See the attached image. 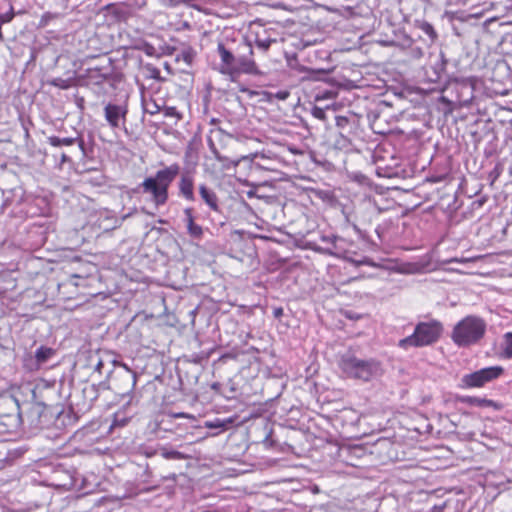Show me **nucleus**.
Here are the masks:
<instances>
[{
    "label": "nucleus",
    "instance_id": "obj_7",
    "mask_svg": "<svg viewBox=\"0 0 512 512\" xmlns=\"http://www.w3.org/2000/svg\"><path fill=\"white\" fill-rule=\"evenodd\" d=\"M247 54L236 56L235 71H233V78L240 74L259 75L260 70L253 59V48L250 43L245 44Z\"/></svg>",
    "mask_w": 512,
    "mask_h": 512
},
{
    "label": "nucleus",
    "instance_id": "obj_15",
    "mask_svg": "<svg viewBox=\"0 0 512 512\" xmlns=\"http://www.w3.org/2000/svg\"><path fill=\"white\" fill-rule=\"evenodd\" d=\"M47 141L53 147L71 146L76 142V138H72V137L60 138L57 136H50L47 138Z\"/></svg>",
    "mask_w": 512,
    "mask_h": 512
},
{
    "label": "nucleus",
    "instance_id": "obj_25",
    "mask_svg": "<svg viewBox=\"0 0 512 512\" xmlns=\"http://www.w3.org/2000/svg\"><path fill=\"white\" fill-rule=\"evenodd\" d=\"M145 110L149 114L154 115L160 111V106L157 105L155 102H152L151 104L147 103Z\"/></svg>",
    "mask_w": 512,
    "mask_h": 512
},
{
    "label": "nucleus",
    "instance_id": "obj_21",
    "mask_svg": "<svg viewBox=\"0 0 512 512\" xmlns=\"http://www.w3.org/2000/svg\"><path fill=\"white\" fill-rule=\"evenodd\" d=\"M193 57V50L188 48L181 52V54L177 57V60L182 59L186 64L190 65L193 61Z\"/></svg>",
    "mask_w": 512,
    "mask_h": 512
},
{
    "label": "nucleus",
    "instance_id": "obj_38",
    "mask_svg": "<svg viewBox=\"0 0 512 512\" xmlns=\"http://www.w3.org/2000/svg\"><path fill=\"white\" fill-rule=\"evenodd\" d=\"M239 162H240L239 160H238V161H236V162L234 163V165H235V166H237V165L239 164Z\"/></svg>",
    "mask_w": 512,
    "mask_h": 512
},
{
    "label": "nucleus",
    "instance_id": "obj_20",
    "mask_svg": "<svg viewBox=\"0 0 512 512\" xmlns=\"http://www.w3.org/2000/svg\"><path fill=\"white\" fill-rule=\"evenodd\" d=\"M50 84L52 86H55V87H58L60 89H68L71 87V81L68 80V79H63V78H54L50 81Z\"/></svg>",
    "mask_w": 512,
    "mask_h": 512
},
{
    "label": "nucleus",
    "instance_id": "obj_32",
    "mask_svg": "<svg viewBox=\"0 0 512 512\" xmlns=\"http://www.w3.org/2000/svg\"><path fill=\"white\" fill-rule=\"evenodd\" d=\"M444 504L443 505H435L431 508V512H442L443 508H444Z\"/></svg>",
    "mask_w": 512,
    "mask_h": 512
},
{
    "label": "nucleus",
    "instance_id": "obj_3",
    "mask_svg": "<svg viewBox=\"0 0 512 512\" xmlns=\"http://www.w3.org/2000/svg\"><path fill=\"white\" fill-rule=\"evenodd\" d=\"M486 322L479 316L468 315L453 328L451 339L458 347L477 344L486 333Z\"/></svg>",
    "mask_w": 512,
    "mask_h": 512
},
{
    "label": "nucleus",
    "instance_id": "obj_19",
    "mask_svg": "<svg viewBox=\"0 0 512 512\" xmlns=\"http://www.w3.org/2000/svg\"><path fill=\"white\" fill-rule=\"evenodd\" d=\"M419 28L421 29L422 32H424L426 35H428L432 41L436 40L437 33H436L434 27L429 22H426V21L422 22L419 25Z\"/></svg>",
    "mask_w": 512,
    "mask_h": 512
},
{
    "label": "nucleus",
    "instance_id": "obj_24",
    "mask_svg": "<svg viewBox=\"0 0 512 512\" xmlns=\"http://www.w3.org/2000/svg\"><path fill=\"white\" fill-rule=\"evenodd\" d=\"M164 114L167 117H175L177 119L181 118V115L178 112V110L175 107H172V106L171 107H165Z\"/></svg>",
    "mask_w": 512,
    "mask_h": 512
},
{
    "label": "nucleus",
    "instance_id": "obj_35",
    "mask_svg": "<svg viewBox=\"0 0 512 512\" xmlns=\"http://www.w3.org/2000/svg\"><path fill=\"white\" fill-rule=\"evenodd\" d=\"M281 314H282V309H277V310H275V315H276V316H279V315H281Z\"/></svg>",
    "mask_w": 512,
    "mask_h": 512
},
{
    "label": "nucleus",
    "instance_id": "obj_8",
    "mask_svg": "<svg viewBox=\"0 0 512 512\" xmlns=\"http://www.w3.org/2000/svg\"><path fill=\"white\" fill-rule=\"evenodd\" d=\"M127 108L123 105L108 103L104 108V116L113 129L125 125Z\"/></svg>",
    "mask_w": 512,
    "mask_h": 512
},
{
    "label": "nucleus",
    "instance_id": "obj_11",
    "mask_svg": "<svg viewBox=\"0 0 512 512\" xmlns=\"http://www.w3.org/2000/svg\"><path fill=\"white\" fill-rule=\"evenodd\" d=\"M186 227L189 235L193 238H201L203 235V229L200 225L194 222L193 212L191 208L184 210Z\"/></svg>",
    "mask_w": 512,
    "mask_h": 512
},
{
    "label": "nucleus",
    "instance_id": "obj_29",
    "mask_svg": "<svg viewBox=\"0 0 512 512\" xmlns=\"http://www.w3.org/2000/svg\"><path fill=\"white\" fill-rule=\"evenodd\" d=\"M289 93L286 91H280L277 93V98L280 100H285L288 97Z\"/></svg>",
    "mask_w": 512,
    "mask_h": 512
},
{
    "label": "nucleus",
    "instance_id": "obj_1",
    "mask_svg": "<svg viewBox=\"0 0 512 512\" xmlns=\"http://www.w3.org/2000/svg\"><path fill=\"white\" fill-rule=\"evenodd\" d=\"M180 172L177 163L158 170L155 176L147 177L141 183L143 193L151 196L156 207L164 205L168 200V189Z\"/></svg>",
    "mask_w": 512,
    "mask_h": 512
},
{
    "label": "nucleus",
    "instance_id": "obj_16",
    "mask_svg": "<svg viewBox=\"0 0 512 512\" xmlns=\"http://www.w3.org/2000/svg\"><path fill=\"white\" fill-rule=\"evenodd\" d=\"M159 453L164 459L167 460H181L186 458V456L183 453L167 447H162L159 450Z\"/></svg>",
    "mask_w": 512,
    "mask_h": 512
},
{
    "label": "nucleus",
    "instance_id": "obj_23",
    "mask_svg": "<svg viewBox=\"0 0 512 512\" xmlns=\"http://www.w3.org/2000/svg\"><path fill=\"white\" fill-rule=\"evenodd\" d=\"M121 366L127 372L130 379V389L133 390L136 386V374L130 370V368L126 364H121Z\"/></svg>",
    "mask_w": 512,
    "mask_h": 512
},
{
    "label": "nucleus",
    "instance_id": "obj_26",
    "mask_svg": "<svg viewBox=\"0 0 512 512\" xmlns=\"http://www.w3.org/2000/svg\"><path fill=\"white\" fill-rule=\"evenodd\" d=\"M312 115L320 120H323L325 118V111L320 107H314L312 109Z\"/></svg>",
    "mask_w": 512,
    "mask_h": 512
},
{
    "label": "nucleus",
    "instance_id": "obj_27",
    "mask_svg": "<svg viewBox=\"0 0 512 512\" xmlns=\"http://www.w3.org/2000/svg\"><path fill=\"white\" fill-rule=\"evenodd\" d=\"M206 426L209 427V428H223L224 424H223V422L221 420L217 419V420L212 421V422H207Z\"/></svg>",
    "mask_w": 512,
    "mask_h": 512
},
{
    "label": "nucleus",
    "instance_id": "obj_4",
    "mask_svg": "<svg viewBox=\"0 0 512 512\" xmlns=\"http://www.w3.org/2000/svg\"><path fill=\"white\" fill-rule=\"evenodd\" d=\"M442 332L443 326L437 320L419 322L413 333L400 339L397 346L405 351L430 346L439 340Z\"/></svg>",
    "mask_w": 512,
    "mask_h": 512
},
{
    "label": "nucleus",
    "instance_id": "obj_6",
    "mask_svg": "<svg viewBox=\"0 0 512 512\" xmlns=\"http://www.w3.org/2000/svg\"><path fill=\"white\" fill-rule=\"evenodd\" d=\"M331 242L333 244L332 248L326 250L329 255L335 256L337 258H343L356 266L359 265H370L374 266L367 258L363 257L362 259H355L352 257L353 252L347 248L348 243L344 238L333 236L331 238Z\"/></svg>",
    "mask_w": 512,
    "mask_h": 512
},
{
    "label": "nucleus",
    "instance_id": "obj_17",
    "mask_svg": "<svg viewBox=\"0 0 512 512\" xmlns=\"http://www.w3.org/2000/svg\"><path fill=\"white\" fill-rule=\"evenodd\" d=\"M503 354L506 358H512V332H507L503 336Z\"/></svg>",
    "mask_w": 512,
    "mask_h": 512
},
{
    "label": "nucleus",
    "instance_id": "obj_34",
    "mask_svg": "<svg viewBox=\"0 0 512 512\" xmlns=\"http://www.w3.org/2000/svg\"><path fill=\"white\" fill-rule=\"evenodd\" d=\"M61 160H62V162H66L68 160L67 155L66 154H62Z\"/></svg>",
    "mask_w": 512,
    "mask_h": 512
},
{
    "label": "nucleus",
    "instance_id": "obj_30",
    "mask_svg": "<svg viewBox=\"0 0 512 512\" xmlns=\"http://www.w3.org/2000/svg\"><path fill=\"white\" fill-rule=\"evenodd\" d=\"M103 368V360L99 359V361L95 365V371L101 373Z\"/></svg>",
    "mask_w": 512,
    "mask_h": 512
},
{
    "label": "nucleus",
    "instance_id": "obj_5",
    "mask_svg": "<svg viewBox=\"0 0 512 512\" xmlns=\"http://www.w3.org/2000/svg\"><path fill=\"white\" fill-rule=\"evenodd\" d=\"M504 372L501 366H491L482 368L473 373L464 375L461 378V383L465 388H480L486 383L499 378Z\"/></svg>",
    "mask_w": 512,
    "mask_h": 512
},
{
    "label": "nucleus",
    "instance_id": "obj_12",
    "mask_svg": "<svg viewBox=\"0 0 512 512\" xmlns=\"http://www.w3.org/2000/svg\"><path fill=\"white\" fill-rule=\"evenodd\" d=\"M199 193L203 201L211 210L216 212L219 211L218 197L212 189H209L205 185H200Z\"/></svg>",
    "mask_w": 512,
    "mask_h": 512
},
{
    "label": "nucleus",
    "instance_id": "obj_10",
    "mask_svg": "<svg viewBox=\"0 0 512 512\" xmlns=\"http://www.w3.org/2000/svg\"><path fill=\"white\" fill-rule=\"evenodd\" d=\"M459 401L463 404H467L470 406L492 408L494 410H500L502 408V405L500 403L480 397L462 396L459 398Z\"/></svg>",
    "mask_w": 512,
    "mask_h": 512
},
{
    "label": "nucleus",
    "instance_id": "obj_36",
    "mask_svg": "<svg viewBox=\"0 0 512 512\" xmlns=\"http://www.w3.org/2000/svg\"><path fill=\"white\" fill-rule=\"evenodd\" d=\"M451 262L463 263V262H464V260L453 259V260H451Z\"/></svg>",
    "mask_w": 512,
    "mask_h": 512
},
{
    "label": "nucleus",
    "instance_id": "obj_28",
    "mask_svg": "<svg viewBox=\"0 0 512 512\" xmlns=\"http://www.w3.org/2000/svg\"><path fill=\"white\" fill-rule=\"evenodd\" d=\"M347 123H348L347 117H345V116H337L336 117V125L338 127H342L343 128V127L346 126Z\"/></svg>",
    "mask_w": 512,
    "mask_h": 512
},
{
    "label": "nucleus",
    "instance_id": "obj_2",
    "mask_svg": "<svg viewBox=\"0 0 512 512\" xmlns=\"http://www.w3.org/2000/svg\"><path fill=\"white\" fill-rule=\"evenodd\" d=\"M342 374L353 380L371 381L383 374L382 364L374 358L361 359L354 355H344L339 362Z\"/></svg>",
    "mask_w": 512,
    "mask_h": 512
},
{
    "label": "nucleus",
    "instance_id": "obj_9",
    "mask_svg": "<svg viewBox=\"0 0 512 512\" xmlns=\"http://www.w3.org/2000/svg\"><path fill=\"white\" fill-rule=\"evenodd\" d=\"M217 53L220 58V63L217 68L218 71L223 75H227L233 78L236 56L230 50H228L223 43L218 44Z\"/></svg>",
    "mask_w": 512,
    "mask_h": 512
},
{
    "label": "nucleus",
    "instance_id": "obj_31",
    "mask_svg": "<svg viewBox=\"0 0 512 512\" xmlns=\"http://www.w3.org/2000/svg\"><path fill=\"white\" fill-rule=\"evenodd\" d=\"M212 152L218 161H223V157L220 155V153L214 147H212Z\"/></svg>",
    "mask_w": 512,
    "mask_h": 512
},
{
    "label": "nucleus",
    "instance_id": "obj_22",
    "mask_svg": "<svg viewBox=\"0 0 512 512\" xmlns=\"http://www.w3.org/2000/svg\"><path fill=\"white\" fill-rule=\"evenodd\" d=\"M59 15L56 13L46 12L41 16V19L39 21L40 27H46L51 20L57 18Z\"/></svg>",
    "mask_w": 512,
    "mask_h": 512
},
{
    "label": "nucleus",
    "instance_id": "obj_37",
    "mask_svg": "<svg viewBox=\"0 0 512 512\" xmlns=\"http://www.w3.org/2000/svg\"><path fill=\"white\" fill-rule=\"evenodd\" d=\"M177 416H178V417H184V416H185V414H184V413H181V414H178Z\"/></svg>",
    "mask_w": 512,
    "mask_h": 512
},
{
    "label": "nucleus",
    "instance_id": "obj_18",
    "mask_svg": "<svg viewBox=\"0 0 512 512\" xmlns=\"http://www.w3.org/2000/svg\"><path fill=\"white\" fill-rule=\"evenodd\" d=\"M274 42L275 39H272L270 37L262 38L259 34H257L255 38L256 46L263 51H267L270 48L271 44Z\"/></svg>",
    "mask_w": 512,
    "mask_h": 512
},
{
    "label": "nucleus",
    "instance_id": "obj_14",
    "mask_svg": "<svg viewBox=\"0 0 512 512\" xmlns=\"http://www.w3.org/2000/svg\"><path fill=\"white\" fill-rule=\"evenodd\" d=\"M55 354H56V351L53 348L46 347V346H40L35 351V360H36L37 367H39L40 365L46 363Z\"/></svg>",
    "mask_w": 512,
    "mask_h": 512
},
{
    "label": "nucleus",
    "instance_id": "obj_13",
    "mask_svg": "<svg viewBox=\"0 0 512 512\" xmlns=\"http://www.w3.org/2000/svg\"><path fill=\"white\" fill-rule=\"evenodd\" d=\"M193 189H194V183H193L192 177L183 175L179 182L180 194L186 200L193 201L195 199Z\"/></svg>",
    "mask_w": 512,
    "mask_h": 512
},
{
    "label": "nucleus",
    "instance_id": "obj_33",
    "mask_svg": "<svg viewBox=\"0 0 512 512\" xmlns=\"http://www.w3.org/2000/svg\"><path fill=\"white\" fill-rule=\"evenodd\" d=\"M440 56H441V67H440V69H441V70H444V69H445V66H446V63H447V60L445 59V57H444V54H443V53H441V54H440Z\"/></svg>",
    "mask_w": 512,
    "mask_h": 512
}]
</instances>
